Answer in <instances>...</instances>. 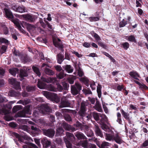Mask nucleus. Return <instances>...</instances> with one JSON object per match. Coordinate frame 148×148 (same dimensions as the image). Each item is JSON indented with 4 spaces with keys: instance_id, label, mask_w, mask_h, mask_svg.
Listing matches in <instances>:
<instances>
[{
    "instance_id": "nucleus-1",
    "label": "nucleus",
    "mask_w": 148,
    "mask_h": 148,
    "mask_svg": "<svg viewBox=\"0 0 148 148\" xmlns=\"http://www.w3.org/2000/svg\"><path fill=\"white\" fill-rule=\"evenodd\" d=\"M45 95L46 96L49 97L51 100L54 102L58 103L60 101V98L56 93H49L47 92H45Z\"/></svg>"
},
{
    "instance_id": "nucleus-2",
    "label": "nucleus",
    "mask_w": 148,
    "mask_h": 148,
    "mask_svg": "<svg viewBox=\"0 0 148 148\" xmlns=\"http://www.w3.org/2000/svg\"><path fill=\"white\" fill-rule=\"evenodd\" d=\"M11 134L13 137H15L16 139H18V141L20 142H23L24 139L26 140L29 139L30 137L27 135L21 136L17 133L12 132Z\"/></svg>"
},
{
    "instance_id": "nucleus-3",
    "label": "nucleus",
    "mask_w": 148,
    "mask_h": 148,
    "mask_svg": "<svg viewBox=\"0 0 148 148\" xmlns=\"http://www.w3.org/2000/svg\"><path fill=\"white\" fill-rule=\"evenodd\" d=\"M21 26L24 28H26L28 31L30 33L32 32L36 28L35 26L26 22L23 21L21 23Z\"/></svg>"
},
{
    "instance_id": "nucleus-4",
    "label": "nucleus",
    "mask_w": 148,
    "mask_h": 148,
    "mask_svg": "<svg viewBox=\"0 0 148 148\" xmlns=\"http://www.w3.org/2000/svg\"><path fill=\"white\" fill-rule=\"evenodd\" d=\"M70 103L66 97L63 96L61 99V102L59 107L62 108L63 107H68L70 106Z\"/></svg>"
},
{
    "instance_id": "nucleus-5",
    "label": "nucleus",
    "mask_w": 148,
    "mask_h": 148,
    "mask_svg": "<svg viewBox=\"0 0 148 148\" xmlns=\"http://www.w3.org/2000/svg\"><path fill=\"white\" fill-rule=\"evenodd\" d=\"M42 131L44 135L51 138L53 137L55 133L54 130L52 129H44Z\"/></svg>"
},
{
    "instance_id": "nucleus-6",
    "label": "nucleus",
    "mask_w": 148,
    "mask_h": 148,
    "mask_svg": "<svg viewBox=\"0 0 148 148\" xmlns=\"http://www.w3.org/2000/svg\"><path fill=\"white\" fill-rule=\"evenodd\" d=\"M30 109L29 107H27L22 111L18 112L17 114L18 117H25L26 114H29Z\"/></svg>"
},
{
    "instance_id": "nucleus-7",
    "label": "nucleus",
    "mask_w": 148,
    "mask_h": 148,
    "mask_svg": "<svg viewBox=\"0 0 148 148\" xmlns=\"http://www.w3.org/2000/svg\"><path fill=\"white\" fill-rule=\"evenodd\" d=\"M53 42L55 47L61 49H62L63 48V45L60 39L53 38Z\"/></svg>"
},
{
    "instance_id": "nucleus-8",
    "label": "nucleus",
    "mask_w": 148,
    "mask_h": 148,
    "mask_svg": "<svg viewBox=\"0 0 148 148\" xmlns=\"http://www.w3.org/2000/svg\"><path fill=\"white\" fill-rule=\"evenodd\" d=\"M40 142L44 148H47L49 147L51 143V141L48 140L46 138H42L40 140Z\"/></svg>"
},
{
    "instance_id": "nucleus-9",
    "label": "nucleus",
    "mask_w": 148,
    "mask_h": 148,
    "mask_svg": "<svg viewBox=\"0 0 148 148\" xmlns=\"http://www.w3.org/2000/svg\"><path fill=\"white\" fill-rule=\"evenodd\" d=\"M62 125L63 128L66 130L73 132L75 131V129L68 124L64 122L62 123Z\"/></svg>"
},
{
    "instance_id": "nucleus-10",
    "label": "nucleus",
    "mask_w": 148,
    "mask_h": 148,
    "mask_svg": "<svg viewBox=\"0 0 148 148\" xmlns=\"http://www.w3.org/2000/svg\"><path fill=\"white\" fill-rule=\"evenodd\" d=\"M39 21L41 25L43 28H45L47 27L49 29H53L52 25L48 21L45 20H44L45 22L44 23L42 20L41 19Z\"/></svg>"
},
{
    "instance_id": "nucleus-11",
    "label": "nucleus",
    "mask_w": 148,
    "mask_h": 148,
    "mask_svg": "<svg viewBox=\"0 0 148 148\" xmlns=\"http://www.w3.org/2000/svg\"><path fill=\"white\" fill-rule=\"evenodd\" d=\"M113 140L119 144H121L123 142L121 137L119 136L118 133L113 134Z\"/></svg>"
},
{
    "instance_id": "nucleus-12",
    "label": "nucleus",
    "mask_w": 148,
    "mask_h": 148,
    "mask_svg": "<svg viewBox=\"0 0 148 148\" xmlns=\"http://www.w3.org/2000/svg\"><path fill=\"white\" fill-rule=\"evenodd\" d=\"M95 132L96 135L101 137H103V133L99 127L98 125L97 124L95 125L94 127Z\"/></svg>"
},
{
    "instance_id": "nucleus-13",
    "label": "nucleus",
    "mask_w": 148,
    "mask_h": 148,
    "mask_svg": "<svg viewBox=\"0 0 148 148\" xmlns=\"http://www.w3.org/2000/svg\"><path fill=\"white\" fill-rule=\"evenodd\" d=\"M31 129L32 130L31 133L33 136H36L38 134L40 130L37 128L35 125H32Z\"/></svg>"
},
{
    "instance_id": "nucleus-14",
    "label": "nucleus",
    "mask_w": 148,
    "mask_h": 148,
    "mask_svg": "<svg viewBox=\"0 0 148 148\" xmlns=\"http://www.w3.org/2000/svg\"><path fill=\"white\" fill-rule=\"evenodd\" d=\"M41 107L43 109L42 112L45 114H47L51 111V109L47 104H42Z\"/></svg>"
},
{
    "instance_id": "nucleus-15",
    "label": "nucleus",
    "mask_w": 148,
    "mask_h": 148,
    "mask_svg": "<svg viewBox=\"0 0 148 148\" xmlns=\"http://www.w3.org/2000/svg\"><path fill=\"white\" fill-rule=\"evenodd\" d=\"M8 95L10 97H18L21 95L20 92H16L14 90H11L9 91Z\"/></svg>"
},
{
    "instance_id": "nucleus-16",
    "label": "nucleus",
    "mask_w": 148,
    "mask_h": 148,
    "mask_svg": "<svg viewBox=\"0 0 148 148\" xmlns=\"http://www.w3.org/2000/svg\"><path fill=\"white\" fill-rule=\"evenodd\" d=\"M12 21L19 30L22 32L25 31L22 28L21 26V23L23 21H22L21 22L19 21V20L18 19H17L16 20H13Z\"/></svg>"
},
{
    "instance_id": "nucleus-17",
    "label": "nucleus",
    "mask_w": 148,
    "mask_h": 148,
    "mask_svg": "<svg viewBox=\"0 0 148 148\" xmlns=\"http://www.w3.org/2000/svg\"><path fill=\"white\" fill-rule=\"evenodd\" d=\"M23 17L27 21L29 22H33L35 20L34 16H31L28 14H24L23 15Z\"/></svg>"
},
{
    "instance_id": "nucleus-18",
    "label": "nucleus",
    "mask_w": 148,
    "mask_h": 148,
    "mask_svg": "<svg viewBox=\"0 0 148 148\" xmlns=\"http://www.w3.org/2000/svg\"><path fill=\"white\" fill-rule=\"evenodd\" d=\"M66 137L64 138V140L67 139L68 140H69L71 142L75 140V137L73 134L69 133L66 132Z\"/></svg>"
},
{
    "instance_id": "nucleus-19",
    "label": "nucleus",
    "mask_w": 148,
    "mask_h": 148,
    "mask_svg": "<svg viewBox=\"0 0 148 148\" xmlns=\"http://www.w3.org/2000/svg\"><path fill=\"white\" fill-rule=\"evenodd\" d=\"M84 130L87 136L93 138L94 136L93 132L92 130L89 129V127L88 126V128L86 129H84Z\"/></svg>"
},
{
    "instance_id": "nucleus-20",
    "label": "nucleus",
    "mask_w": 148,
    "mask_h": 148,
    "mask_svg": "<svg viewBox=\"0 0 148 148\" xmlns=\"http://www.w3.org/2000/svg\"><path fill=\"white\" fill-rule=\"evenodd\" d=\"M75 135L77 138L79 140L86 139L87 138L84 134L79 132H77L75 133Z\"/></svg>"
},
{
    "instance_id": "nucleus-21",
    "label": "nucleus",
    "mask_w": 148,
    "mask_h": 148,
    "mask_svg": "<svg viewBox=\"0 0 148 148\" xmlns=\"http://www.w3.org/2000/svg\"><path fill=\"white\" fill-rule=\"evenodd\" d=\"M120 111L123 116L130 123V118L129 113L125 112L122 109H121Z\"/></svg>"
},
{
    "instance_id": "nucleus-22",
    "label": "nucleus",
    "mask_w": 148,
    "mask_h": 148,
    "mask_svg": "<svg viewBox=\"0 0 148 148\" xmlns=\"http://www.w3.org/2000/svg\"><path fill=\"white\" fill-rule=\"evenodd\" d=\"M64 131V129L62 127H59L56 130V136H62Z\"/></svg>"
},
{
    "instance_id": "nucleus-23",
    "label": "nucleus",
    "mask_w": 148,
    "mask_h": 148,
    "mask_svg": "<svg viewBox=\"0 0 148 148\" xmlns=\"http://www.w3.org/2000/svg\"><path fill=\"white\" fill-rule=\"evenodd\" d=\"M64 55L61 53H59L56 56L57 62L59 64H61L64 59Z\"/></svg>"
},
{
    "instance_id": "nucleus-24",
    "label": "nucleus",
    "mask_w": 148,
    "mask_h": 148,
    "mask_svg": "<svg viewBox=\"0 0 148 148\" xmlns=\"http://www.w3.org/2000/svg\"><path fill=\"white\" fill-rule=\"evenodd\" d=\"M74 125L77 127L78 128L80 129L81 130H84V129H86L88 128V125H83L78 121H77Z\"/></svg>"
},
{
    "instance_id": "nucleus-25",
    "label": "nucleus",
    "mask_w": 148,
    "mask_h": 148,
    "mask_svg": "<svg viewBox=\"0 0 148 148\" xmlns=\"http://www.w3.org/2000/svg\"><path fill=\"white\" fill-rule=\"evenodd\" d=\"M129 74L132 78L136 80H139L138 78L140 77V75L136 71H131Z\"/></svg>"
},
{
    "instance_id": "nucleus-26",
    "label": "nucleus",
    "mask_w": 148,
    "mask_h": 148,
    "mask_svg": "<svg viewBox=\"0 0 148 148\" xmlns=\"http://www.w3.org/2000/svg\"><path fill=\"white\" fill-rule=\"evenodd\" d=\"M64 69L68 73H72L73 71V68L70 65H66L63 66Z\"/></svg>"
},
{
    "instance_id": "nucleus-27",
    "label": "nucleus",
    "mask_w": 148,
    "mask_h": 148,
    "mask_svg": "<svg viewBox=\"0 0 148 148\" xmlns=\"http://www.w3.org/2000/svg\"><path fill=\"white\" fill-rule=\"evenodd\" d=\"M80 91L78 90L75 87L74 85H71V92L73 95H75L77 94H79Z\"/></svg>"
},
{
    "instance_id": "nucleus-28",
    "label": "nucleus",
    "mask_w": 148,
    "mask_h": 148,
    "mask_svg": "<svg viewBox=\"0 0 148 148\" xmlns=\"http://www.w3.org/2000/svg\"><path fill=\"white\" fill-rule=\"evenodd\" d=\"M28 76V74L27 71L25 70H21L20 71L19 77L20 78V80L22 81L24 79V77Z\"/></svg>"
},
{
    "instance_id": "nucleus-29",
    "label": "nucleus",
    "mask_w": 148,
    "mask_h": 148,
    "mask_svg": "<svg viewBox=\"0 0 148 148\" xmlns=\"http://www.w3.org/2000/svg\"><path fill=\"white\" fill-rule=\"evenodd\" d=\"M9 72L12 75L14 76H15L16 73H18L19 72L18 69L16 68H12L9 70Z\"/></svg>"
},
{
    "instance_id": "nucleus-30",
    "label": "nucleus",
    "mask_w": 148,
    "mask_h": 148,
    "mask_svg": "<svg viewBox=\"0 0 148 148\" xmlns=\"http://www.w3.org/2000/svg\"><path fill=\"white\" fill-rule=\"evenodd\" d=\"M125 39L130 42L136 43V40L134 35H131L129 36H126L125 37Z\"/></svg>"
},
{
    "instance_id": "nucleus-31",
    "label": "nucleus",
    "mask_w": 148,
    "mask_h": 148,
    "mask_svg": "<svg viewBox=\"0 0 148 148\" xmlns=\"http://www.w3.org/2000/svg\"><path fill=\"white\" fill-rule=\"evenodd\" d=\"M100 117L101 118L100 120L101 124L105 123V122L107 123L108 121V118L105 115H102L100 114Z\"/></svg>"
},
{
    "instance_id": "nucleus-32",
    "label": "nucleus",
    "mask_w": 148,
    "mask_h": 148,
    "mask_svg": "<svg viewBox=\"0 0 148 148\" xmlns=\"http://www.w3.org/2000/svg\"><path fill=\"white\" fill-rule=\"evenodd\" d=\"M8 46L6 45H3L1 46L0 48V54L2 55L6 51Z\"/></svg>"
},
{
    "instance_id": "nucleus-33",
    "label": "nucleus",
    "mask_w": 148,
    "mask_h": 148,
    "mask_svg": "<svg viewBox=\"0 0 148 148\" xmlns=\"http://www.w3.org/2000/svg\"><path fill=\"white\" fill-rule=\"evenodd\" d=\"M101 85L99 84H98L97 87V91L98 97L100 98L101 97Z\"/></svg>"
},
{
    "instance_id": "nucleus-34",
    "label": "nucleus",
    "mask_w": 148,
    "mask_h": 148,
    "mask_svg": "<svg viewBox=\"0 0 148 148\" xmlns=\"http://www.w3.org/2000/svg\"><path fill=\"white\" fill-rule=\"evenodd\" d=\"M3 43L8 45L9 44V41L8 40L4 38L0 37V45Z\"/></svg>"
},
{
    "instance_id": "nucleus-35",
    "label": "nucleus",
    "mask_w": 148,
    "mask_h": 148,
    "mask_svg": "<svg viewBox=\"0 0 148 148\" xmlns=\"http://www.w3.org/2000/svg\"><path fill=\"white\" fill-rule=\"evenodd\" d=\"M1 27L2 28V29L3 31L4 34L5 35H7L8 34L9 30L8 27L6 26L3 24H2L1 25Z\"/></svg>"
},
{
    "instance_id": "nucleus-36",
    "label": "nucleus",
    "mask_w": 148,
    "mask_h": 148,
    "mask_svg": "<svg viewBox=\"0 0 148 148\" xmlns=\"http://www.w3.org/2000/svg\"><path fill=\"white\" fill-rule=\"evenodd\" d=\"M5 11V14L7 16L8 18H12L13 17V16L12 12L10 11V10H4Z\"/></svg>"
},
{
    "instance_id": "nucleus-37",
    "label": "nucleus",
    "mask_w": 148,
    "mask_h": 148,
    "mask_svg": "<svg viewBox=\"0 0 148 148\" xmlns=\"http://www.w3.org/2000/svg\"><path fill=\"white\" fill-rule=\"evenodd\" d=\"M32 69L35 73L38 76L40 77L41 74L39 69L37 67L33 66L32 67Z\"/></svg>"
},
{
    "instance_id": "nucleus-38",
    "label": "nucleus",
    "mask_w": 148,
    "mask_h": 148,
    "mask_svg": "<svg viewBox=\"0 0 148 148\" xmlns=\"http://www.w3.org/2000/svg\"><path fill=\"white\" fill-rule=\"evenodd\" d=\"M91 34L97 42L101 40V39L100 37L94 32L93 31L91 33Z\"/></svg>"
},
{
    "instance_id": "nucleus-39",
    "label": "nucleus",
    "mask_w": 148,
    "mask_h": 148,
    "mask_svg": "<svg viewBox=\"0 0 148 148\" xmlns=\"http://www.w3.org/2000/svg\"><path fill=\"white\" fill-rule=\"evenodd\" d=\"M42 81L44 83L46 82L47 83H51L53 82V79L51 78H45L42 77L41 78Z\"/></svg>"
},
{
    "instance_id": "nucleus-40",
    "label": "nucleus",
    "mask_w": 148,
    "mask_h": 148,
    "mask_svg": "<svg viewBox=\"0 0 148 148\" xmlns=\"http://www.w3.org/2000/svg\"><path fill=\"white\" fill-rule=\"evenodd\" d=\"M45 84L43 82L41 81H39L38 82L37 86L39 88L42 89L45 88Z\"/></svg>"
},
{
    "instance_id": "nucleus-41",
    "label": "nucleus",
    "mask_w": 148,
    "mask_h": 148,
    "mask_svg": "<svg viewBox=\"0 0 148 148\" xmlns=\"http://www.w3.org/2000/svg\"><path fill=\"white\" fill-rule=\"evenodd\" d=\"M127 24V21L123 19L119 23V26L120 27H125Z\"/></svg>"
},
{
    "instance_id": "nucleus-42",
    "label": "nucleus",
    "mask_w": 148,
    "mask_h": 148,
    "mask_svg": "<svg viewBox=\"0 0 148 148\" xmlns=\"http://www.w3.org/2000/svg\"><path fill=\"white\" fill-rule=\"evenodd\" d=\"M80 144L81 146L84 148H88V143L87 140L81 141Z\"/></svg>"
},
{
    "instance_id": "nucleus-43",
    "label": "nucleus",
    "mask_w": 148,
    "mask_h": 148,
    "mask_svg": "<svg viewBox=\"0 0 148 148\" xmlns=\"http://www.w3.org/2000/svg\"><path fill=\"white\" fill-rule=\"evenodd\" d=\"M109 144L108 142H104L100 145H98V144L97 145L100 148H106L108 147H107L109 146Z\"/></svg>"
},
{
    "instance_id": "nucleus-44",
    "label": "nucleus",
    "mask_w": 148,
    "mask_h": 148,
    "mask_svg": "<svg viewBox=\"0 0 148 148\" xmlns=\"http://www.w3.org/2000/svg\"><path fill=\"white\" fill-rule=\"evenodd\" d=\"M121 47H123L124 49L127 50L129 48L130 44L128 42H126L121 44Z\"/></svg>"
},
{
    "instance_id": "nucleus-45",
    "label": "nucleus",
    "mask_w": 148,
    "mask_h": 148,
    "mask_svg": "<svg viewBox=\"0 0 148 148\" xmlns=\"http://www.w3.org/2000/svg\"><path fill=\"white\" fill-rule=\"evenodd\" d=\"M22 61L25 63L28 62H30L31 60L30 58L27 56H24L22 58Z\"/></svg>"
},
{
    "instance_id": "nucleus-46",
    "label": "nucleus",
    "mask_w": 148,
    "mask_h": 148,
    "mask_svg": "<svg viewBox=\"0 0 148 148\" xmlns=\"http://www.w3.org/2000/svg\"><path fill=\"white\" fill-rule=\"evenodd\" d=\"M79 80L81 82L84 83V84L86 83H87L89 81L88 78L87 77L85 76L84 77H82L79 78Z\"/></svg>"
},
{
    "instance_id": "nucleus-47",
    "label": "nucleus",
    "mask_w": 148,
    "mask_h": 148,
    "mask_svg": "<svg viewBox=\"0 0 148 148\" xmlns=\"http://www.w3.org/2000/svg\"><path fill=\"white\" fill-rule=\"evenodd\" d=\"M9 113L7 109L2 108H0V114L3 115H5Z\"/></svg>"
},
{
    "instance_id": "nucleus-48",
    "label": "nucleus",
    "mask_w": 148,
    "mask_h": 148,
    "mask_svg": "<svg viewBox=\"0 0 148 148\" xmlns=\"http://www.w3.org/2000/svg\"><path fill=\"white\" fill-rule=\"evenodd\" d=\"M64 117L66 121L68 122L72 121V119L70 116L66 114H64Z\"/></svg>"
},
{
    "instance_id": "nucleus-49",
    "label": "nucleus",
    "mask_w": 148,
    "mask_h": 148,
    "mask_svg": "<svg viewBox=\"0 0 148 148\" xmlns=\"http://www.w3.org/2000/svg\"><path fill=\"white\" fill-rule=\"evenodd\" d=\"M76 77L75 76L72 75L68 79L69 82L71 84H73L74 80L76 79Z\"/></svg>"
},
{
    "instance_id": "nucleus-50",
    "label": "nucleus",
    "mask_w": 148,
    "mask_h": 148,
    "mask_svg": "<svg viewBox=\"0 0 148 148\" xmlns=\"http://www.w3.org/2000/svg\"><path fill=\"white\" fill-rule=\"evenodd\" d=\"M45 71L47 74L50 75H53L54 74L53 71L48 68H46L45 69Z\"/></svg>"
},
{
    "instance_id": "nucleus-51",
    "label": "nucleus",
    "mask_w": 148,
    "mask_h": 148,
    "mask_svg": "<svg viewBox=\"0 0 148 148\" xmlns=\"http://www.w3.org/2000/svg\"><path fill=\"white\" fill-rule=\"evenodd\" d=\"M87 106L86 103L83 101L81 103L80 109L86 110V106Z\"/></svg>"
},
{
    "instance_id": "nucleus-52",
    "label": "nucleus",
    "mask_w": 148,
    "mask_h": 148,
    "mask_svg": "<svg viewBox=\"0 0 148 148\" xmlns=\"http://www.w3.org/2000/svg\"><path fill=\"white\" fill-rule=\"evenodd\" d=\"M60 72L59 74L57 75V76L59 79H62L66 76L65 74L64 73V71L62 70V71Z\"/></svg>"
},
{
    "instance_id": "nucleus-53",
    "label": "nucleus",
    "mask_w": 148,
    "mask_h": 148,
    "mask_svg": "<svg viewBox=\"0 0 148 148\" xmlns=\"http://www.w3.org/2000/svg\"><path fill=\"white\" fill-rule=\"evenodd\" d=\"M21 105H16L14 106L12 108V112L14 113H16L17 111L20 110L21 108Z\"/></svg>"
},
{
    "instance_id": "nucleus-54",
    "label": "nucleus",
    "mask_w": 148,
    "mask_h": 148,
    "mask_svg": "<svg viewBox=\"0 0 148 148\" xmlns=\"http://www.w3.org/2000/svg\"><path fill=\"white\" fill-rule=\"evenodd\" d=\"M66 146L67 148H72V145L70 142V141L68 140L67 139H64V140Z\"/></svg>"
},
{
    "instance_id": "nucleus-55",
    "label": "nucleus",
    "mask_w": 148,
    "mask_h": 148,
    "mask_svg": "<svg viewBox=\"0 0 148 148\" xmlns=\"http://www.w3.org/2000/svg\"><path fill=\"white\" fill-rule=\"evenodd\" d=\"M117 122L120 124H121L122 121L121 120V116L120 113L119 112H118L117 114Z\"/></svg>"
},
{
    "instance_id": "nucleus-56",
    "label": "nucleus",
    "mask_w": 148,
    "mask_h": 148,
    "mask_svg": "<svg viewBox=\"0 0 148 148\" xmlns=\"http://www.w3.org/2000/svg\"><path fill=\"white\" fill-rule=\"evenodd\" d=\"M92 116L94 119L96 121H98L100 120V114L99 115L98 113L94 112L92 114Z\"/></svg>"
},
{
    "instance_id": "nucleus-57",
    "label": "nucleus",
    "mask_w": 148,
    "mask_h": 148,
    "mask_svg": "<svg viewBox=\"0 0 148 148\" xmlns=\"http://www.w3.org/2000/svg\"><path fill=\"white\" fill-rule=\"evenodd\" d=\"M14 88L17 90H19L21 89L20 83V82H17L13 85Z\"/></svg>"
},
{
    "instance_id": "nucleus-58",
    "label": "nucleus",
    "mask_w": 148,
    "mask_h": 148,
    "mask_svg": "<svg viewBox=\"0 0 148 148\" xmlns=\"http://www.w3.org/2000/svg\"><path fill=\"white\" fill-rule=\"evenodd\" d=\"M88 18L91 22L96 21L99 20V18L98 17L92 16Z\"/></svg>"
},
{
    "instance_id": "nucleus-59",
    "label": "nucleus",
    "mask_w": 148,
    "mask_h": 148,
    "mask_svg": "<svg viewBox=\"0 0 148 148\" xmlns=\"http://www.w3.org/2000/svg\"><path fill=\"white\" fill-rule=\"evenodd\" d=\"M77 75L81 77L84 75V73L82 69L80 67L79 68Z\"/></svg>"
},
{
    "instance_id": "nucleus-60",
    "label": "nucleus",
    "mask_w": 148,
    "mask_h": 148,
    "mask_svg": "<svg viewBox=\"0 0 148 148\" xmlns=\"http://www.w3.org/2000/svg\"><path fill=\"white\" fill-rule=\"evenodd\" d=\"M41 139H37L36 138H34V141L35 143L40 148H41V145L40 144V140Z\"/></svg>"
},
{
    "instance_id": "nucleus-61",
    "label": "nucleus",
    "mask_w": 148,
    "mask_h": 148,
    "mask_svg": "<svg viewBox=\"0 0 148 148\" xmlns=\"http://www.w3.org/2000/svg\"><path fill=\"white\" fill-rule=\"evenodd\" d=\"M8 81L9 83L12 85H13L18 82L16 81V79L14 78L9 79H8Z\"/></svg>"
},
{
    "instance_id": "nucleus-62",
    "label": "nucleus",
    "mask_w": 148,
    "mask_h": 148,
    "mask_svg": "<svg viewBox=\"0 0 148 148\" xmlns=\"http://www.w3.org/2000/svg\"><path fill=\"white\" fill-rule=\"evenodd\" d=\"M82 91L85 93V94H92V93L89 88H87V89L84 88L82 90Z\"/></svg>"
},
{
    "instance_id": "nucleus-63",
    "label": "nucleus",
    "mask_w": 148,
    "mask_h": 148,
    "mask_svg": "<svg viewBox=\"0 0 148 148\" xmlns=\"http://www.w3.org/2000/svg\"><path fill=\"white\" fill-rule=\"evenodd\" d=\"M106 138L107 140H113V135H111L109 134H106Z\"/></svg>"
},
{
    "instance_id": "nucleus-64",
    "label": "nucleus",
    "mask_w": 148,
    "mask_h": 148,
    "mask_svg": "<svg viewBox=\"0 0 148 148\" xmlns=\"http://www.w3.org/2000/svg\"><path fill=\"white\" fill-rule=\"evenodd\" d=\"M139 87L142 90H148V87L144 84H141Z\"/></svg>"
}]
</instances>
